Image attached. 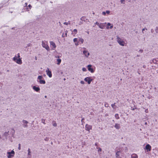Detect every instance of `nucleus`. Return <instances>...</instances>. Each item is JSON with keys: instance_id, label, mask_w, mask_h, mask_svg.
<instances>
[{"instance_id": "412c9836", "label": "nucleus", "mask_w": 158, "mask_h": 158, "mask_svg": "<svg viewBox=\"0 0 158 158\" xmlns=\"http://www.w3.org/2000/svg\"><path fill=\"white\" fill-rule=\"evenodd\" d=\"M15 154V152L13 150L10 152V158L13 157L14 156Z\"/></svg>"}, {"instance_id": "c9c22d12", "label": "nucleus", "mask_w": 158, "mask_h": 158, "mask_svg": "<svg viewBox=\"0 0 158 158\" xmlns=\"http://www.w3.org/2000/svg\"><path fill=\"white\" fill-rule=\"evenodd\" d=\"M106 14H109L110 13V10H106Z\"/></svg>"}, {"instance_id": "37998d69", "label": "nucleus", "mask_w": 158, "mask_h": 158, "mask_svg": "<svg viewBox=\"0 0 158 158\" xmlns=\"http://www.w3.org/2000/svg\"><path fill=\"white\" fill-rule=\"evenodd\" d=\"M42 123L44 124H45V121L44 120H43V119H42Z\"/></svg>"}, {"instance_id": "f257e3e1", "label": "nucleus", "mask_w": 158, "mask_h": 158, "mask_svg": "<svg viewBox=\"0 0 158 158\" xmlns=\"http://www.w3.org/2000/svg\"><path fill=\"white\" fill-rule=\"evenodd\" d=\"M116 40L119 44L122 46H126L127 43L125 42L124 39H122L118 36H116Z\"/></svg>"}, {"instance_id": "3c124183", "label": "nucleus", "mask_w": 158, "mask_h": 158, "mask_svg": "<svg viewBox=\"0 0 158 158\" xmlns=\"http://www.w3.org/2000/svg\"><path fill=\"white\" fill-rule=\"evenodd\" d=\"M64 24L66 25H67V23H66V22L64 23Z\"/></svg>"}, {"instance_id": "4c0bfd02", "label": "nucleus", "mask_w": 158, "mask_h": 158, "mask_svg": "<svg viewBox=\"0 0 158 158\" xmlns=\"http://www.w3.org/2000/svg\"><path fill=\"white\" fill-rule=\"evenodd\" d=\"M31 44L30 43L28 44H27V46L26 47V48L27 47L31 46Z\"/></svg>"}, {"instance_id": "b1692460", "label": "nucleus", "mask_w": 158, "mask_h": 158, "mask_svg": "<svg viewBox=\"0 0 158 158\" xmlns=\"http://www.w3.org/2000/svg\"><path fill=\"white\" fill-rule=\"evenodd\" d=\"M79 41L81 42V44H82L84 42V40L82 38H80Z\"/></svg>"}, {"instance_id": "0eeeda50", "label": "nucleus", "mask_w": 158, "mask_h": 158, "mask_svg": "<svg viewBox=\"0 0 158 158\" xmlns=\"http://www.w3.org/2000/svg\"><path fill=\"white\" fill-rule=\"evenodd\" d=\"M46 72L48 76L50 78H51L52 77V73L51 71L49 70V68H47L46 70Z\"/></svg>"}, {"instance_id": "603ef678", "label": "nucleus", "mask_w": 158, "mask_h": 158, "mask_svg": "<svg viewBox=\"0 0 158 158\" xmlns=\"http://www.w3.org/2000/svg\"><path fill=\"white\" fill-rule=\"evenodd\" d=\"M87 34H89V31H87Z\"/></svg>"}, {"instance_id": "864d4df0", "label": "nucleus", "mask_w": 158, "mask_h": 158, "mask_svg": "<svg viewBox=\"0 0 158 158\" xmlns=\"http://www.w3.org/2000/svg\"><path fill=\"white\" fill-rule=\"evenodd\" d=\"M35 59L36 60H37V57H35Z\"/></svg>"}, {"instance_id": "f3484780", "label": "nucleus", "mask_w": 158, "mask_h": 158, "mask_svg": "<svg viewBox=\"0 0 158 158\" xmlns=\"http://www.w3.org/2000/svg\"><path fill=\"white\" fill-rule=\"evenodd\" d=\"M131 158H138L137 155L135 154H133L131 155Z\"/></svg>"}, {"instance_id": "393cba45", "label": "nucleus", "mask_w": 158, "mask_h": 158, "mask_svg": "<svg viewBox=\"0 0 158 158\" xmlns=\"http://www.w3.org/2000/svg\"><path fill=\"white\" fill-rule=\"evenodd\" d=\"M15 56H16L17 58H21L20 57V54L19 53H18L17 55H16Z\"/></svg>"}, {"instance_id": "a19ab883", "label": "nucleus", "mask_w": 158, "mask_h": 158, "mask_svg": "<svg viewBox=\"0 0 158 158\" xmlns=\"http://www.w3.org/2000/svg\"><path fill=\"white\" fill-rule=\"evenodd\" d=\"M102 14L104 15H106V12L105 11H103L102 12Z\"/></svg>"}, {"instance_id": "dca6fc26", "label": "nucleus", "mask_w": 158, "mask_h": 158, "mask_svg": "<svg viewBox=\"0 0 158 158\" xmlns=\"http://www.w3.org/2000/svg\"><path fill=\"white\" fill-rule=\"evenodd\" d=\"M120 151H117L116 153V156L117 158H119L120 155Z\"/></svg>"}, {"instance_id": "79ce46f5", "label": "nucleus", "mask_w": 158, "mask_h": 158, "mask_svg": "<svg viewBox=\"0 0 158 158\" xmlns=\"http://www.w3.org/2000/svg\"><path fill=\"white\" fill-rule=\"evenodd\" d=\"M99 23H98V22H96V23H95V24H96V25H97L98 26H99Z\"/></svg>"}, {"instance_id": "2eb2a0df", "label": "nucleus", "mask_w": 158, "mask_h": 158, "mask_svg": "<svg viewBox=\"0 0 158 158\" xmlns=\"http://www.w3.org/2000/svg\"><path fill=\"white\" fill-rule=\"evenodd\" d=\"M33 89L36 92H39L40 90V88L39 87H36L35 86L33 87Z\"/></svg>"}, {"instance_id": "423d86ee", "label": "nucleus", "mask_w": 158, "mask_h": 158, "mask_svg": "<svg viewBox=\"0 0 158 158\" xmlns=\"http://www.w3.org/2000/svg\"><path fill=\"white\" fill-rule=\"evenodd\" d=\"M92 65L91 64H89L87 66V68L88 70L90 72V73H93L94 72L95 70L92 68Z\"/></svg>"}, {"instance_id": "49530a36", "label": "nucleus", "mask_w": 158, "mask_h": 158, "mask_svg": "<svg viewBox=\"0 0 158 158\" xmlns=\"http://www.w3.org/2000/svg\"><path fill=\"white\" fill-rule=\"evenodd\" d=\"M28 6L30 8V9H31V5L29 4V5Z\"/></svg>"}, {"instance_id": "5fc2aeb1", "label": "nucleus", "mask_w": 158, "mask_h": 158, "mask_svg": "<svg viewBox=\"0 0 158 158\" xmlns=\"http://www.w3.org/2000/svg\"><path fill=\"white\" fill-rule=\"evenodd\" d=\"M1 139V135H0V139Z\"/></svg>"}, {"instance_id": "1a4fd4ad", "label": "nucleus", "mask_w": 158, "mask_h": 158, "mask_svg": "<svg viewBox=\"0 0 158 158\" xmlns=\"http://www.w3.org/2000/svg\"><path fill=\"white\" fill-rule=\"evenodd\" d=\"M23 126L24 128L27 127H28L27 123L28 122L25 120H23Z\"/></svg>"}, {"instance_id": "13d9d810", "label": "nucleus", "mask_w": 158, "mask_h": 158, "mask_svg": "<svg viewBox=\"0 0 158 158\" xmlns=\"http://www.w3.org/2000/svg\"><path fill=\"white\" fill-rule=\"evenodd\" d=\"M45 98H47V96H45Z\"/></svg>"}, {"instance_id": "a878e982", "label": "nucleus", "mask_w": 158, "mask_h": 158, "mask_svg": "<svg viewBox=\"0 0 158 158\" xmlns=\"http://www.w3.org/2000/svg\"><path fill=\"white\" fill-rule=\"evenodd\" d=\"M115 103H114V104H112L111 105V106L114 109H116V107H115Z\"/></svg>"}, {"instance_id": "aec40b11", "label": "nucleus", "mask_w": 158, "mask_h": 158, "mask_svg": "<svg viewBox=\"0 0 158 158\" xmlns=\"http://www.w3.org/2000/svg\"><path fill=\"white\" fill-rule=\"evenodd\" d=\"M114 127L117 129H119L120 128V124L118 123H116L114 126Z\"/></svg>"}, {"instance_id": "09e8293b", "label": "nucleus", "mask_w": 158, "mask_h": 158, "mask_svg": "<svg viewBox=\"0 0 158 158\" xmlns=\"http://www.w3.org/2000/svg\"><path fill=\"white\" fill-rule=\"evenodd\" d=\"M145 112L146 113H147L148 112V109H146L145 110Z\"/></svg>"}, {"instance_id": "f8f14e48", "label": "nucleus", "mask_w": 158, "mask_h": 158, "mask_svg": "<svg viewBox=\"0 0 158 158\" xmlns=\"http://www.w3.org/2000/svg\"><path fill=\"white\" fill-rule=\"evenodd\" d=\"M83 53L86 57H88L89 55V53L87 50H84L83 51Z\"/></svg>"}, {"instance_id": "bb28decb", "label": "nucleus", "mask_w": 158, "mask_h": 158, "mask_svg": "<svg viewBox=\"0 0 158 158\" xmlns=\"http://www.w3.org/2000/svg\"><path fill=\"white\" fill-rule=\"evenodd\" d=\"M120 2L122 4H124L125 2V0H120Z\"/></svg>"}, {"instance_id": "f704fd0d", "label": "nucleus", "mask_w": 158, "mask_h": 158, "mask_svg": "<svg viewBox=\"0 0 158 158\" xmlns=\"http://www.w3.org/2000/svg\"><path fill=\"white\" fill-rule=\"evenodd\" d=\"M155 31L156 33H158V27H156L155 29Z\"/></svg>"}, {"instance_id": "cd10ccee", "label": "nucleus", "mask_w": 158, "mask_h": 158, "mask_svg": "<svg viewBox=\"0 0 158 158\" xmlns=\"http://www.w3.org/2000/svg\"><path fill=\"white\" fill-rule=\"evenodd\" d=\"M104 106L105 107H107L109 106L108 104L106 102H105V103Z\"/></svg>"}, {"instance_id": "e433bc0d", "label": "nucleus", "mask_w": 158, "mask_h": 158, "mask_svg": "<svg viewBox=\"0 0 158 158\" xmlns=\"http://www.w3.org/2000/svg\"><path fill=\"white\" fill-rule=\"evenodd\" d=\"M7 153H8L7 157L8 158H10V152H8Z\"/></svg>"}, {"instance_id": "4be33fe9", "label": "nucleus", "mask_w": 158, "mask_h": 158, "mask_svg": "<svg viewBox=\"0 0 158 158\" xmlns=\"http://www.w3.org/2000/svg\"><path fill=\"white\" fill-rule=\"evenodd\" d=\"M77 33V30L76 29H74V30H73L72 33V34L73 35H75L76 33Z\"/></svg>"}, {"instance_id": "7ed1b4c3", "label": "nucleus", "mask_w": 158, "mask_h": 158, "mask_svg": "<svg viewBox=\"0 0 158 158\" xmlns=\"http://www.w3.org/2000/svg\"><path fill=\"white\" fill-rule=\"evenodd\" d=\"M43 77L42 76H39L37 77V81L40 84H44L46 83V82L44 80H42Z\"/></svg>"}, {"instance_id": "c03bdc74", "label": "nucleus", "mask_w": 158, "mask_h": 158, "mask_svg": "<svg viewBox=\"0 0 158 158\" xmlns=\"http://www.w3.org/2000/svg\"><path fill=\"white\" fill-rule=\"evenodd\" d=\"M18 149L19 150H20V149H21V147H20V144H19V147H18Z\"/></svg>"}, {"instance_id": "a211bd4d", "label": "nucleus", "mask_w": 158, "mask_h": 158, "mask_svg": "<svg viewBox=\"0 0 158 158\" xmlns=\"http://www.w3.org/2000/svg\"><path fill=\"white\" fill-rule=\"evenodd\" d=\"M73 41L74 42H75V45H78V43L77 42V38H75L74 39H73Z\"/></svg>"}, {"instance_id": "6ab92c4d", "label": "nucleus", "mask_w": 158, "mask_h": 158, "mask_svg": "<svg viewBox=\"0 0 158 158\" xmlns=\"http://www.w3.org/2000/svg\"><path fill=\"white\" fill-rule=\"evenodd\" d=\"M15 133V131L13 129H12L10 131V133H11L12 136L14 137V134Z\"/></svg>"}, {"instance_id": "bf43d9fd", "label": "nucleus", "mask_w": 158, "mask_h": 158, "mask_svg": "<svg viewBox=\"0 0 158 158\" xmlns=\"http://www.w3.org/2000/svg\"><path fill=\"white\" fill-rule=\"evenodd\" d=\"M147 124V123L146 122V123H145V124Z\"/></svg>"}, {"instance_id": "7c9ffc66", "label": "nucleus", "mask_w": 158, "mask_h": 158, "mask_svg": "<svg viewBox=\"0 0 158 158\" xmlns=\"http://www.w3.org/2000/svg\"><path fill=\"white\" fill-rule=\"evenodd\" d=\"M82 70L84 72H86L87 71V69L85 68H83L82 69Z\"/></svg>"}, {"instance_id": "58836bf2", "label": "nucleus", "mask_w": 158, "mask_h": 158, "mask_svg": "<svg viewBox=\"0 0 158 158\" xmlns=\"http://www.w3.org/2000/svg\"><path fill=\"white\" fill-rule=\"evenodd\" d=\"M80 83L81 84H85V82L83 81H80Z\"/></svg>"}, {"instance_id": "8fccbe9b", "label": "nucleus", "mask_w": 158, "mask_h": 158, "mask_svg": "<svg viewBox=\"0 0 158 158\" xmlns=\"http://www.w3.org/2000/svg\"><path fill=\"white\" fill-rule=\"evenodd\" d=\"M27 3H25V6H27Z\"/></svg>"}, {"instance_id": "4d7b16f0", "label": "nucleus", "mask_w": 158, "mask_h": 158, "mask_svg": "<svg viewBox=\"0 0 158 158\" xmlns=\"http://www.w3.org/2000/svg\"><path fill=\"white\" fill-rule=\"evenodd\" d=\"M132 110H134V108H133Z\"/></svg>"}, {"instance_id": "473e14b6", "label": "nucleus", "mask_w": 158, "mask_h": 158, "mask_svg": "<svg viewBox=\"0 0 158 158\" xmlns=\"http://www.w3.org/2000/svg\"><path fill=\"white\" fill-rule=\"evenodd\" d=\"M97 148L98 149V152H101L102 151V149L101 148Z\"/></svg>"}, {"instance_id": "ddd939ff", "label": "nucleus", "mask_w": 158, "mask_h": 158, "mask_svg": "<svg viewBox=\"0 0 158 158\" xmlns=\"http://www.w3.org/2000/svg\"><path fill=\"white\" fill-rule=\"evenodd\" d=\"M145 149L147 150L148 151H150L151 149V147L149 144H147L146 146Z\"/></svg>"}, {"instance_id": "f03ea898", "label": "nucleus", "mask_w": 158, "mask_h": 158, "mask_svg": "<svg viewBox=\"0 0 158 158\" xmlns=\"http://www.w3.org/2000/svg\"><path fill=\"white\" fill-rule=\"evenodd\" d=\"M42 46L44 48H45L47 51H49L50 50V48L48 46V43L47 41H42Z\"/></svg>"}, {"instance_id": "de8ad7c7", "label": "nucleus", "mask_w": 158, "mask_h": 158, "mask_svg": "<svg viewBox=\"0 0 158 158\" xmlns=\"http://www.w3.org/2000/svg\"><path fill=\"white\" fill-rule=\"evenodd\" d=\"M113 25H111V26H110V29H112V28H113Z\"/></svg>"}, {"instance_id": "72a5a7b5", "label": "nucleus", "mask_w": 158, "mask_h": 158, "mask_svg": "<svg viewBox=\"0 0 158 158\" xmlns=\"http://www.w3.org/2000/svg\"><path fill=\"white\" fill-rule=\"evenodd\" d=\"M147 30V28H143L142 29V32L143 33H144V32H143V31L145 30Z\"/></svg>"}, {"instance_id": "6e6552de", "label": "nucleus", "mask_w": 158, "mask_h": 158, "mask_svg": "<svg viewBox=\"0 0 158 158\" xmlns=\"http://www.w3.org/2000/svg\"><path fill=\"white\" fill-rule=\"evenodd\" d=\"M85 128L86 130L89 131L90 130L92 129V126L91 125L86 124L85 125Z\"/></svg>"}, {"instance_id": "39448f33", "label": "nucleus", "mask_w": 158, "mask_h": 158, "mask_svg": "<svg viewBox=\"0 0 158 158\" xmlns=\"http://www.w3.org/2000/svg\"><path fill=\"white\" fill-rule=\"evenodd\" d=\"M92 80L93 79L91 77H87L84 79V81L87 82L88 84H90Z\"/></svg>"}, {"instance_id": "2f4dec72", "label": "nucleus", "mask_w": 158, "mask_h": 158, "mask_svg": "<svg viewBox=\"0 0 158 158\" xmlns=\"http://www.w3.org/2000/svg\"><path fill=\"white\" fill-rule=\"evenodd\" d=\"M28 155H30V154L31 151H30V150L29 148L28 150Z\"/></svg>"}, {"instance_id": "c756f323", "label": "nucleus", "mask_w": 158, "mask_h": 158, "mask_svg": "<svg viewBox=\"0 0 158 158\" xmlns=\"http://www.w3.org/2000/svg\"><path fill=\"white\" fill-rule=\"evenodd\" d=\"M53 126H54V127H56L57 126V124L55 122H54V123H53Z\"/></svg>"}, {"instance_id": "20e7f679", "label": "nucleus", "mask_w": 158, "mask_h": 158, "mask_svg": "<svg viewBox=\"0 0 158 158\" xmlns=\"http://www.w3.org/2000/svg\"><path fill=\"white\" fill-rule=\"evenodd\" d=\"M22 58H17L16 56H15L13 58V60L17 64H22Z\"/></svg>"}, {"instance_id": "9d476101", "label": "nucleus", "mask_w": 158, "mask_h": 158, "mask_svg": "<svg viewBox=\"0 0 158 158\" xmlns=\"http://www.w3.org/2000/svg\"><path fill=\"white\" fill-rule=\"evenodd\" d=\"M106 24V23H99V25L98 26V27H99L101 29H104V28L105 27V24Z\"/></svg>"}, {"instance_id": "ea45409f", "label": "nucleus", "mask_w": 158, "mask_h": 158, "mask_svg": "<svg viewBox=\"0 0 158 158\" xmlns=\"http://www.w3.org/2000/svg\"><path fill=\"white\" fill-rule=\"evenodd\" d=\"M44 140H45V141H48V140H49V138H48V137H46L45 139H44Z\"/></svg>"}, {"instance_id": "6e6d98bb", "label": "nucleus", "mask_w": 158, "mask_h": 158, "mask_svg": "<svg viewBox=\"0 0 158 158\" xmlns=\"http://www.w3.org/2000/svg\"><path fill=\"white\" fill-rule=\"evenodd\" d=\"M151 31L152 32V30H151Z\"/></svg>"}, {"instance_id": "5701e85b", "label": "nucleus", "mask_w": 158, "mask_h": 158, "mask_svg": "<svg viewBox=\"0 0 158 158\" xmlns=\"http://www.w3.org/2000/svg\"><path fill=\"white\" fill-rule=\"evenodd\" d=\"M115 118L117 119H118L119 118L118 114H116L115 115Z\"/></svg>"}, {"instance_id": "9b49d317", "label": "nucleus", "mask_w": 158, "mask_h": 158, "mask_svg": "<svg viewBox=\"0 0 158 158\" xmlns=\"http://www.w3.org/2000/svg\"><path fill=\"white\" fill-rule=\"evenodd\" d=\"M50 44L51 46L53 47L52 49L54 50L56 47L55 44L53 41H51L50 42Z\"/></svg>"}, {"instance_id": "4468645a", "label": "nucleus", "mask_w": 158, "mask_h": 158, "mask_svg": "<svg viewBox=\"0 0 158 158\" xmlns=\"http://www.w3.org/2000/svg\"><path fill=\"white\" fill-rule=\"evenodd\" d=\"M55 57L56 58H58L56 59V61L57 62L56 64L58 65H60L61 62V60L59 58V56H55Z\"/></svg>"}, {"instance_id": "c85d7f7f", "label": "nucleus", "mask_w": 158, "mask_h": 158, "mask_svg": "<svg viewBox=\"0 0 158 158\" xmlns=\"http://www.w3.org/2000/svg\"><path fill=\"white\" fill-rule=\"evenodd\" d=\"M107 26L106 27V28L107 29H109V26H110L111 24L110 23H107Z\"/></svg>"}, {"instance_id": "a18cd8bd", "label": "nucleus", "mask_w": 158, "mask_h": 158, "mask_svg": "<svg viewBox=\"0 0 158 158\" xmlns=\"http://www.w3.org/2000/svg\"><path fill=\"white\" fill-rule=\"evenodd\" d=\"M7 132H5L4 133V135H5V136H6L7 135Z\"/></svg>"}]
</instances>
